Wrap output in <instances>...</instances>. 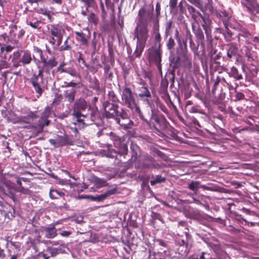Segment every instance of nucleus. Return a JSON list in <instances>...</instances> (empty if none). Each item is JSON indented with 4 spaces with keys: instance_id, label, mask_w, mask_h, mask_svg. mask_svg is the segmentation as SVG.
Wrapping results in <instances>:
<instances>
[{
    "instance_id": "nucleus-10",
    "label": "nucleus",
    "mask_w": 259,
    "mask_h": 259,
    "mask_svg": "<svg viewBox=\"0 0 259 259\" xmlns=\"http://www.w3.org/2000/svg\"><path fill=\"white\" fill-rule=\"evenodd\" d=\"M155 160L148 154L141 155L136 161L135 166L137 168H152L155 167Z\"/></svg>"
},
{
    "instance_id": "nucleus-15",
    "label": "nucleus",
    "mask_w": 259,
    "mask_h": 259,
    "mask_svg": "<svg viewBox=\"0 0 259 259\" xmlns=\"http://www.w3.org/2000/svg\"><path fill=\"white\" fill-rule=\"evenodd\" d=\"M137 95L139 98L142 101H149V99L151 98V94L148 89V87L146 82H142L137 89Z\"/></svg>"
},
{
    "instance_id": "nucleus-6",
    "label": "nucleus",
    "mask_w": 259,
    "mask_h": 259,
    "mask_svg": "<svg viewBox=\"0 0 259 259\" xmlns=\"http://www.w3.org/2000/svg\"><path fill=\"white\" fill-rule=\"evenodd\" d=\"M154 15V7L153 5L149 7H142L139 10L137 17V24L149 26Z\"/></svg>"
},
{
    "instance_id": "nucleus-21",
    "label": "nucleus",
    "mask_w": 259,
    "mask_h": 259,
    "mask_svg": "<svg viewBox=\"0 0 259 259\" xmlns=\"http://www.w3.org/2000/svg\"><path fill=\"white\" fill-rule=\"evenodd\" d=\"M28 233L30 235L33 236L34 238V239L31 240L30 241V243L33 248L34 249H35V248L36 247L35 243H39L40 242V239L41 238L40 231L39 229H37L33 225H32V227L28 230Z\"/></svg>"
},
{
    "instance_id": "nucleus-40",
    "label": "nucleus",
    "mask_w": 259,
    "mask_h": 259,
    "mask_svg": "<svg viewBox=\"0 0 259 259\" xmlns=\"http://www.w3.org/2000/svg\"><path fill=\"white\" fill-rule=\"evenodd\" d=\"M71 41L69 36H68L65 40L64 41L63 44L60 46L59 50L60 51H70L72 50V46L69 44V41Z\"/></svg>"
},
{
    "instance_id": "nucleus-52",
    "label": "nucleus",
    "mask_w": 259,
    "mask_h": 259,
    "mask_svg": "<svg viewBox=\"0 0 259 259\" xmlns=\"http://www.w3.org/2000/svg\"><path fill=\"white\" fill-rule=\"evenodd\" d=\"M51 113V108L49 106H47L45 109L44 111L42 112L41 114V116L44 119H48L50 117Z\"/></svg>"
},
{
    "instance_id": "nucleus-14",
    "label": "nucleus",
    "mask_w": 259,
    "mask_h": 259,
    "mask_svg": "<svg viewBox=\"0 0 259 259\" xmlns=\"http://www.w3.org/2000/svg\"><path fill=\"white\" fill-rule=\"evenodd\" d=\"M242 5L246 8L247 11L251 14V19L254 22L259 21V4L256 1L250 4H244Z\"/></svg>"
},
{
    "instance_id": "nucleus-28",
    "label": "nucleus",
    "mask_w": 259,
    "mask_h": 259,
    "mask_svg": "<svg viewBox=\"0 0 259 259\" xmlns=\"http://www.w3.org/2000/svg\"><path fill=\"white\" fill-rule=\"evenodd\" d=\"M27 24L30 26L33 29H39L41 28V21L37 18H31L29 17L26 21Z\"/></svg>"
},
{
    "instance_id": "nucleus-56",
    "label": "nucleus",
    "mask_w": 259,
    "mask_h": 259,
    "mask_svg": "<svg viewBox=\"0 0 259 259\" xmlns=\"http://www.w3.org/2000/svg\"><path fill=\"white\" fill-rule=\"evenodd\" d=\"M1 38H2L4 41L6 43H14V41L12 40V38L10 37L9 35H8L7 33H5L0 36Z\"/></svg>"
},
{
    "instance_id": "nucleus-16",
    "label": "nucleus",
    "mask_w": 259,
    "mask_h": 259,
    "mask_svg": "<svg viewBox=\"0 0 259 259\" xmlns=\"http://www.w3.org/2000/svg\"><path fill=\"white\" fill-rule=\"evenodd\" d=\"M199 15L201 17L203 23L202 26L205 31L206 38L207 41L211 42L212 41V35H211V20L204 16L198 12Z\"/></svg>"
},
{
    "instance_id": "nucleus-32",
    "label": "nucleus",
    "mask_w": 259,
    "mask_h": 259,
    "mask_svg": "<svg viewBox=\"0 0 259 259\" xmlns=\"http://www.w3.org/2000/svg\"><path fill=\"white\" fill-rule=\"evenodd\" d=\"M238 52V49L237 47L235 45L231 44L230 45V47L228 50L227 57L231 59L237 55Z\"/></svg>"
},
{
    "instance_id": "nucleus-19",
    "label": "nucleus",
    "mask_w": 259,
    "mask_h": 259,
    "mask_svg": "<svg viewBox=\"0 0 259 259\" xmlns=\"http://www.w3.org/2000/svg\"><path fill=\"white\" fill-rule=\"evenodd\" d=\"M110 139L113 142L114 145L117 147H121L123 149V153L127 154L128 149L127 147L125 144H122L123 139L113 132H111L109 134Z\"/></svg>"
},
{
    "instance_id": "nucleus-3",
    "label": "nucleus",
    "mask_w": 259,
    "mask_h": 259,
    "mask_svg": "<svg viewBox=\"0 0 259 259\" xmlns=\"http://www.w3.org/2000/svg\"><path fill=\"white\" fill-rule=\"evenodd\" d=\"M121 96L122 104L130 109L135 115L138 116L142 120L148 124L149 121L143 115L131 88L125 87L122 91Z\"/></svg>"
},
{
    "instance_id": "nucleus-8",
    "label": "nucleus",
    "mask_w": 259,
    "mask_h": 259,
    "mask_svg": "<svg viewBox=\"0 0 259 259\" xmlns=\"http://www.w3.org/2000/svg\"><path fill=\"white\" fill-rule=\"evenodd\" d=\"M148 26L136 23L134 31V35L135 38L137 39V42L146 44L149 36Z\"/></svg>"
},
{
    "instance_id": "nucleus-54",
    "label": "nucleus",
    "mask_w": 259,
    "mask_h": 259,
    "mask_svg": "<svg viewBox=\"0 0 259 259\" xmlns=\"http://www.w3.org/2000/svg\"><path fill=\"white\" fill-rule=\"evenodd\" d=\"M175 45L176 43L174 39L171 37H170L166 43L167 49L169 50H174Z\"/></svg>"
},
{
    "instance_id": "nucleus-7",
    "label": "nucleus",
    "mask_w": 259,
    "mask_h": 259,
    "mask_svg": "<svg viewBox=\"0 0 259 259\" xmlns=\"http://www.w3.org/2000/svg\"><path fill=\"white\" fill-rule=\"evenodd\" d=\"M49 29L51 35L50 44L55 45L56 42L57 46H60L62 42L63 35L65 33V30L59 25H52Z\"/></svg>"
},
{
    "instance_id": "nucleus-22",
    "label": "nucleus",
    "mask_w": 259,
    "mask_h": 259,
    "mask_svg": "<svg viewBox=\"0 0 259 259\" xmlns=\"http://www.w3.org/2000/svg\"><path fill=\"white\" fill-rule=\"evenodd\" d=\"M153 37L154 40V44L153 46H158L161 47V36L159 32V24H153Z\"/></svg>"
},
{
    "instance_id": "nucleus-47",
    "label": "nucleus",
    "mask_w": 259,
    "mask_h": 259,
    "mask_svg": "<svg viewBox=\"0 0 259 259\" xmlns=\"http://www.w3.org/2000/svg\"><path fill=\"white\" fill-rule=\"evenodd\" d=\"M108 98L113 103H116L119 102V99L113 91H110L108 92Z\"/></svg>"
},
{
    "instance_id": "nucleus-37",
    "label": "nucleus",
    "mask_w": 259,
    "mask_h": 259,
    "mask_svg": "<svg viewBox=\"0 0 259 259\" xmlns=\"http://www.w3.org/2000/svg\"><path fill=\"white\" fill-rule=\"evenodd\" d=\"M50 123V120L48 119H44L42 116H40L37 125L38 126V133H40L42 131L45 126H48Z\"/></svg>"
},
{
    "instance_id": "nucleus-9",
    "label": "nucleus",
    "mask_w": 259,
    "mask_h": 259,
    "mask_svg": "<svg viewBox=\"0 0 259 259\" xmlns=\"http://www.w3.org/2000/svg\"><path fill=\"white\" fill-rule=\"evenodd\" d=\"M183 47L181 48V52H178V56L172 59L171 62L176 67H178L180 65L181 61L184 62L188 67L191 66V61L189 59L187 53L188 49L186 41H183Z\"/></svg>"
},
{
    "instance_id": "nucleus-53",
    "label": "nucleus",
    "mask_w": 259,
    "mask_h": 259,
    "mask_svg": "<svg viewBox=\"0 0 259 259\" xmlns=\"http://www.w3.org/2000/svg\"><path fill=\"white\" fill-rule=\"evenodd\" d=\"M239 36H242L244 39H247L251 37V35L249 31L246 29L241 30L240 32L238 34Z\"/></svg>"
},
{
    "instance_id": "nucleus-38",
    "label": "nucleus",
    "mask_w": 259,
    "mask_h": 259,
    "mask_svg": "<svg viewBox=\"0 0 259 259\" xmlns=\"http://www.w3.org/2000/svg\"><path fill=\"white\" fill-rule=\"evenodd\" d=\"M110 65L107 64L104 67V72L105 78L109 80H112L113 77V73L111 70Z\"/></svg>"
},
{
    "instance_id": "nucleus-25",
    "label": "nucleus",
    "mask_w": 259,
    "mask_h": 259,
    "mask_svg": "<svg viewBox=\"0 0 259 259\" xmlns=\"http://www.w3.org/2000/svg\"><path fill=\"white\" fill-rule=\"evenodd\" d=\"M37 111L29 112L26 115L21 116L18 118L19 121L26 123H30V121L33 119L37 118L38 115L37 114Z\"/></svg>"
},
{
    "instance_id": "nucleus-49",
    "label": "nucleus",
    "mask_w": 259,
    "mask_h": 259,
    "mask_svg": "<svg viewBox=\"0 0 259 259\" xmlns=\"http://www.w3.org/2000/svg\"><path fill=\"white\" fill-rule=\"evenodd\" d=\"M84 66L88 69V70L92 73V74L96 73L98 70V67H101V65L100 64H97L96 66L95 65H90L87 63L86 65Z\"/></svg>"
},
{
    "instance_id": "nucleus-59",
    "label": "nucleus",
    "mask_w": 259,
    "mask_h": 259,
    "mask_svg": "<svg viewBox=\"0 0 259 259\" xmlns=\"http://www.w3.org/2000/svg\"><path fill=\"white\" fill-rule=\"evenodd\" d=\"M100 8H101V10L102 11L101 16L103 19H104V18H105V17L107 16V12L105 11L104 4L101 0L100 1Z\"/></svg>"
},
{
    "instance_id": "nucleus-29",
    "label": "nucleus",
    "mask_w": 259,
    "mask_h": 259,
    "mask_svg": "<svg viewBox=\"0 0 259 259\" xmlns=\"http://www.w3.org/2000/svg\"><path fill=\"white\" fill-rule=\"evenodd\" d=\"M202 9L204 10L203 12H205L208 10L212 15L217 17H220L221 16V13L212 6V2H208L205 5V8L202 7Z\"/></svg>"
},
{
    "instance_id": "nucleus-48",
    "label": "nucleus",
    "mask_w": 259,
    "mask_h": 259,
    "mask_svg": "<svg viewBox=\"0 0 259 259\" xmlns=\"http://www.w3.org/2000/svg\"><path fill=\"white\" fill-rule=\"evenodd\" d=\"M165 181V178L162 177L160 175H157L154 180L151 181L150 184L152 186H154L157 183L164 182Z\"/></svg>"
},
{
    "instance_id": "nucleus-11",
    "label": "nucleus",
    "mask_w": 259,
    "mask_h": 259,
    "mask_svg": "<svg viewBox=\"0 0 259 259\" xmlns=\"http://www.w3.org/2000/svg\"><path fill=\"white\" fill-rule=\"evenodd\" d=\"M150 122L153 124L155 128L162 130L167 126V121L164 116L159 111L152 112Z\"/></svg>"
},
{
    "instance_id": "nucleus-20",
    "label": "nucleus",
    "mask_w": 259,
    "mask_h": 259,
    "mask_svg": "<svg viewBox=\"0 0 259 259\" xmlns=\"http://www.w3.org/2000/svg\"><path fill=\"white\" fill-rule=\"evenodd\" d=\"M90 105L85 100L80 99L75 101L74 104L73 112H81L84 111L86 109L90 108Z\"/></svg>"
},
{
    "instance_id": "nucleus-31",
    "label": "nucleus",
    "mask_w": 259,
    "mask_h": 259,
    "mask_svg": "<svg viewBox=\"0 0 259 259\" xmlns=\"http://www.w3.org/2000/svg\"><path fill=\"white\" fill-rule=\"evenodd\" d=\"M76 90L71 89L70 91L66 90L64 92V97L69 103L74 102Z\"/></svg>"
},
{
    "instance_id": "nucleus-46",
    "label": "nucleus",
    "mask_w": 259,
    "mask_h": 259,
    "mask_svg": "<svg viewBox=\"0 0 259 259\" xmlns=\"http://www.w3.org/2000/svg\"><path fill=\"white\" fill-rule=\"evenodd\" d=\"M36 13L39 14H42L48 18H51V13L50 11L46 8H40L36 10Z\"/></svg>"
},
{
    "instance_id": "nucleus-27",
    "label": "nucleus",
    "mask_w": 259,
    "mask_h": 259,
    "mask_svg": "<svg viewBox=\"0 0 259 259\" xmlns=\"http://www.w3.org/2000/svg\"><path fill=\"white\" fill-rule=\"evenodd\" d=\"M145 46V44L137 42L136 49L133 55L131 56V58L132 60H134L136 58H140Z\"/></svg>"
},
{
    "instance_id": "nucleus-24",
    "label": "nucleus",
    "mask_w": 259,
    "mask_h": 259,
    "mask_svg": "<svg viewBox=\"0 0 259 259\" xmlns=\"http://www.w3.org/2000/svg\"><path fill=\"white\" fill-rule=\"evenodd\" d=\"M230 77L233 78L235 81L240 80L243 79V75L239 72L238 69L233 66L228 72Z\"/></svg>"
},
{
    "instance_id": "nucleus-30",
    "label": "nucleus",
    "mask_w": 259,
    "mask_h": 259,
    "mask_svg": "<svg viewBox=\"0 0 259 259\" xmlns=\"http://www.w3.org/2000/svg\"><path fill=\"white\" fill-rule=\"evenodd\" d=\"M221 16L218 18L222 19L225 28H227V27H229L230 25V16H229V14L225 10L221 11Z\"/></svg>"
},
{
    "instance_id": "nucleus-50",
    "label": "nucleus",
    "mask_w": 259,
    "mask_h": 259,
    "mask_svg": "<svg viewBox=\"0 0 259 259\" xmlns=\"http://www.w3.org/2000/svg\"><path fill=\"white\" fill-rule=\"evenodd\" d=\"M189 44L190 48H191V50L194 52V54H197L199 46H200V45H198L197 43L196 44L193 41V39H190L189 40Z\"/></svg>"
},
{
    "instance_id": "nucleus-51",
    "label": "nucleus",
    "mask_w": 259,
    "mask_h": 259,
    "mask_svg": "<svg viewBox=\"0 0 259 259\" xmlns=\"http://www.w3.org/2000/svg\"><path fill=\"white\" fill-rule=\"evenodd\" d=\"M9 237H8L6 239V240L8 241V242L6 244V246L8 245V243H10V244L13 246L18 251H20L21 250V243L18 242H14L12 241H9L8 238Z\"/></svg>"
},
{
    "instance_id": "nucleus-61",
    "label": "nucleus",
    "mask_w": 259,
    "mask_h": 259,
    "mask_svg": "<svg viewBox=\"0 0 259 259\" xmlns=\"http://www.w3.org/2000/svg\"><path fill=\"white\" fill-rule=\"evenodd\" d=\"M208 253L202 252L199 255H197L196 257H193V259H208Z\"/></svg>"
},
{
    "instance_id": "nucleus-2",
    "label": "nucleus",
    "mask_w": 259,
    "mask_h": 259,
    "mask_svg": "<svg viewBox=\"0 0 259 259\" xmlns=\"http://www.w3.org/2000/svg\"><path fill=\"white\" fill-rule=\"evenodd\" d=\"M102 106L104 110V116L107 118L115 119L116 122L125 128H128V124L133 121L129 119L128 114L123 108L118 111L119 106L118 104L106 101L103 103Z\"/></svg>"
},
{
    "instance_id": "nucleus-44",
    "label": "nucleus",
    "mask_w": 259,
    "mask_h": 259,
    "mask_svg": "<svg viewBox=\"0 0 259 259\" xmlns=\"http://www.w3.org/2000/svg\"><path fill=\"white\" fill-rule=\"evenodd\" d=\"M161 5L159 2H157L156 4V19L153 21V24H159V18L160 16Z\"/></svg>"
},
{
    "instance_id": "nucleus-26",
    "label": "nucleus",
    "mask_w": 259,
    "mask_h": 259,
    "mask_svg": "<svg viewBox=\"0 0 259 259\" xmlns=\"http://www.w3.org/2000/svg\"><path fill=\"white\" fill-rule=\"evenodd\" d=\"M215 31L223 34L226 41L229 42L232 40L233 33L229 29V27H227V28H225V29L221 27L216 28Z\"/></svg>"
},
{
    "instance_id": "nucleus-63",
    "label": "nucleus",
    "mask_w": 259,
    "mask_h": 259,
    "mask_svg": "<svg viewBox=\"0 0 259 259\" xmlns=\"http://www.w3.org/2000/svg\"><path fill=\"white\" fill-rule=\"evenodd\" d=\"M64 0H51V3L53 5H57L59 6H63L65 5Z\"/></svg>"
},
{
    "instance_id": "nucleus-34",
    "label": "nucleus",
    "mask_w": 259,
    "mask_h": 259,
    "mask_svg": "<svg viewBox=\"0 0 259 259\" xmlns=\"http://www.w3.org/2000/svg\"><path fill=\"white\" fill-rule=\"evenodd\" d=\"M49 195L52 199H56L60 197H64L65 193L56 189H51L49 192Z\"/></svg>"
},
{
    "instance_id": "nucleus-64",
    "label": "nucleus",
    "mask_w": 259,
    "mask_h": 259,
    "mask_svg": "<svg viewBox=\"0 0 259 259\" xmlns=\"http://www.w3.org/2000/svg\"><path fill=\"white\" fill-rule=\"evenodd\" d=\"M77 55H78V56L77 58V62L78 63L81 62L82 64H83L84 65H86L87 63L82 57L83 55H82V53L80 52H78Z\"/></svg>"
},
{
    "instance_id": "nucleus-62",
    "label": "nucleus",
    "mask_w": 259,
    "mask_h": 259,
    "mask_svg": "<svg viewBox=\"0 0 259 259\" xmlns=\"http://www.w3.org/2000/svg\"><path fill=\"white\" fill-rule=\"evenodd\" d=\"M151 217L154 220H158L160 221L163 222V219L160 213L155 212H152Z\"/></svg>"
},
{
    "instance_id": "nucleus-57",
    "label": "nucleus",
    "mask_w": 259,
    "mask_h": 259,
    "mask_svg": "<svg viewBox=\"0 0 259 259\" xmlns=\"http://www.w3.org/2000/svg\"><path fill=\"white\" fill-rule=\"evenodd\" d=\"M82 1L85 3L87 8H95V7H97V4L95 0H82Z\"/></svg>"
},
{
    "instance_id": "nucleus-18",
    "label": "nucleus",
    "mask_w": 259,
    "mask_h": 259,
    "mask_svg": "<svg viewBox=\"0 0 259 259\" xmlns=\"http://www.w3.org/2000/svg\"><path fill=\"white\" fill-rule=\"evenodd\" d=\"M192 31L195 34L196 42L204 48L205 45V39L203 32L200 27H196L193 24L192 25Z\"/></svg>"
},
{
    "instance_id": "nucleus-60",
    "label": "nucleus",
    "mask_w": 259,
    "mask_h": 259,
    "mask_svg": "<svg viewBox=\"0 0 259 259\" xmlns=\"http://www.w3.org/2000/svg\"><path fill=\"white\" fill-rule=\"evenodd\" d=\"M221 81V78L219 76H217V78L215 79L212 89V93L213 95H214L215 91L219 84L220 82Z\"/></svg>"
},
{
    "instance_id": "nucleus-1",
    "label": "nucleus",
    "mask_w": 259,
    "mask_h": 259,
    "mask_svg": "<svg viewBox=\"0 0 259 259\" xmlns=\"http://www.w3.org/2000/svg\"><path fill=\"white\" fill-rule=\"evenodd\" d=\"M33 51L39 54L42 66V69L38 70L37 74L35 73L33 74L32 76L29 78V81L33 88L37 97L39 98L44 91L43 70H49L52 69L57 66L58 62L55 56H53L49 59H48V57H45L44 56L43 52L41 49L36 46L33 47Z\"/></svg>"
},
{
    "instance_id": "nucleus-42",
    "label": "nucleus",
    "mask_w": 259,
    "mask_h": 259,
    "mask_svg": "<svg viewBox=\"0 0 259 259\" xmlns=\"http://www.w3.org/2000/svg\"><path fill=\"white\" fill-rule=\"evenodd\" d=\"M238 84L236 83V86L234 88V92L235 93V102L239 101L245 99V95L243 93L239 92L237 90Z\"/></svg>"
},
{
    "instance_id": "nucleus-4",
    "label": "nucleus",
    "mask_w": 259,
    "mask_h": 259,
    "mask_svg": "<svg viewBox=\"0 0 259 259\" xmlns=\"http://www.w3.org/2000/svg\"><path fill=\"white\" fill-rule=\"evenodd\" d=\"M10 59L12 64V67L13 68H17L21 65L25 66L29 65L33 59H36L29 50L21 49L14 51L10 55Z\"/></svg>"
},
{
    "instance_id": "nucleus-43",
    "label": "nucleus",
    "mask_w": 259,
    "mask_h": 259,
    "mask_svg": "<svg viewBox=\"0 0 259 259\" xmlns=\"http://www.w3.org/2000/svg\"><path fill=\"white\" fill-rule=\"evenodd\" d=\"M189 112L191 113H200L205 114L204 110L199 105H198L191 106L189 109Z\"/></svg>"
},
{
    "instance_id": "nucleus-17",
    "label": "nucleus",
    "mask_w": 259,
    "mask_h": 259,
    "mask_svg": "<svg viewBox=\"0 0 259 259\" xmlns=\"http://www.w3.org/2000/svg\"><path fill=\"white\" fill-rule=\"evenodd\" d=\"M117 193V189L116 188H114L113 189H111L110 190H108L106 191V192H105L104 194H102L101 195H97L95 196H87L85 197H81V198H89L91 199L93 201H101L104 199H106L108 197L112 195L115 194Z\"/></svg>"
},
{
    "instance_id": "nucleus-45",
    "label": "nucleus",
    "mask_w": 259,
    "mask_h": 259,
    "mask_svg": "<svg viewBox=\"0 0 259 259\" xmlns=\"http://www.w3.org/2000/svg\"><path fill=\"white\" fill-rule=\"evenodd\" d=\"M200 184L199 181H192L189 184L188 187L190 190L195 192L200 188Z\"/></svg>"
},
{
    "instance_id": "nucleus-13",
    "label": "nucleus",
    "mask_w": 259,
    "mask_h": 259,
    "mask_svg": "<svg viewBox=\"0 0 259 259\" xmlns=\"http://www.w3.org/2000/svg\"><path fill=\"white\" fill-rule=\"evenodd\" d=\"M75 39L81 46L88 47L91 39V33L88 29L80 31H75Z\"/></svg>"
},
{
    "instance_id": "nucleus-58",
    "label": "nucleus",
    "mask_w": 259,
    "mask_h": 259,
    "mask_svg": "<svg viewBox=\"0 0 259 259\" xmlns=\"http://www.w3.org/2000/svg\"><path fill=\"white\" fill-rule=\"evenodd\" d=\"M192 4L195 5L197 8H199L202 11L204 10L202 9V4L200 0H188Z\"/></svg>"
},
{
    "instance_id": "nucleus-35",
    "label": "nucleus",
    "mask_w": 259,
    "mask_h": 259,
    "mask_svg": "<svg viewBox=\"0 0 259 259\" xmlns=\"http://www.w3.org/2000/svg\"><path fill=\"white\" fill-rule=\"evenodd\" d=\"M72 115L76 118V122L82 124H85L84 118L89 117V114H84L81 112H73Z\"/></svg>"
},
{
    "instance_id": "nucleus-5",
    "label": "nucleus",
    "mask_w": 259,
    "mask_h": 259,
    "mask_svg": "<svg viewBox=\"0 0 259 259\" xmlns=\"http://www.w3.org/2000/svg\"><path fill=\"white\" fill-rule=\"evenodd\" d=\"M162 56L161 47L157 46H152L147 50V58L149 63L155 64L159 73L162 74Z\"/></svg>"
},
{
    "instance_id": "nucleus-39",
    "label": "nucleus",
    "mask_w": 259,
    "mask_h": 259,
    "mask_svg": "<svg viewBox=\"0 0 259 259\" xmlns=\"http://www.w3.org/2000/svg\"><path fill=\"white\" fill-rule=\"evenodd\" d=\"M90 88L96 91H99L100 89V83L96 77L91 78L90 79Z\"/></svg>"
},
{
    "instance_id": "nucleus-33",
    "label": "nucleus",
    "mask_w": 259,
    "mask_h": 259,
    "mask_svg": "<svg viewBox=\"0 0 259 259\" xmlns=\"http://www.w3.org/2000/svg\"><path fill=\"white\" fill-rule=\"evenodd\" d=\"M175 28V24L171 20L166 22L165 24V37H167L172 33V29Z\"/></svg>"
},
{
    "instance_id": "nucleus-23",
    "label": "nucleus",
    "mask_w": 259,
    "mask_h": 259,
    "mask_svg": "<svg viewBox=\"0 0 259 259\" xmlns=\"http://www.w3.org/2000/svg\"><path fill=\"white\" fill-rule=\"evenodd\" d=\"M42 231L45 232V237L48 239L54 238L57 235V230L53 225L48 227H42Z\"/></svg>"
},
{
    "instance_id": "nucleus-55",
    "label": "nucleus",
    "mask_w": 259,
    "mask_h": 259,
    "mask_svg": "<svg viewBox=\"0 0 259 259\" xmlns=\"http://www.w3.org/2000/svg\"><path fill=\"white\" fill-rule=\"evenodd\" d=\"M89 21L93 23L94 24H97L98 22V18L97 16L93 13H91L88 17Z\"/></svg>"
},
{
    "instance_id": "nucleus-12",
    "label": "nucleus",
    "mask_w": 259,
    "mask_h": 259,
    "mask_svg": "<svg viewBox=\"0 0 259 259\" xmlns=\"http://www.w3.org/2000/svg\"><path fill=\"white\" fill-rule=\"evenodd\" d=\"M49 141L52 145L56 148L73 144V141L70 139L69 136L66 134L62 135H57L55 137V139H50Z\"/></svg>"
},
{
    "instance_id": "nucleus-41",
    "label": "nucleus",
    "mask_w": 259,
    "mask_h": 259,
    "mask_svg": "<svg viewBox=\"0 0 259 259\" xmlns=\"http://www.w3.org/2000/svg\"><path fill=\"white\" fill-rule=\"evenodd\" d=\"M88 113L86 114H89V117L87 118H90L92 121H95L98 117V111L95 110L94 108H92L90 106V108L88 110Z\"/></svg>"
},
{
    "instance_id": "nucleus-36",
    "label": "nucleus",
    "mask_w": 259,
    "mask_h": 259,
    "mask_svg": "<svg viewBox=\"0 0 259 259\" xmlns=\"http://www.w3.org/2000/svg\"><path fill=\"white\" fill-rule=\"evenodd\" d=\"M10 30L9 32V35L12 40L14 41V43H16L18 41L16 39L17 36V31H18V27L16 25H11L10 26Z\"/></svg>"
}]
</instances>
